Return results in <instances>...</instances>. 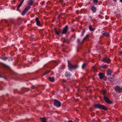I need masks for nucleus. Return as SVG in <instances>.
<instances>
[{"instance_id":"obj_15","label":"nucleus","mask_w":122,"mask_h":122,"mask_svg":"<svg viewBox=\"0 0 122 122\" xmlns=\"http://www.w3.org/2000/svg\"><path fill=\"white\" fill-rule=\"evenodd\" d=\"M65 76L66 77L69 78L71 76V73L69 72H66L65 73Z\"/></svg>"},{"instance_id":"obj_22","label":"nucleus","mask_w":122,"mask_h":122,"mask_svg":"<svg viewBox=\"0 0 122 122\" xmlns=\"http://www.w3.org/2000/svg\"><path fill=\"white\" fill-rule=\"evenodd\" d=\"M30 6L29 5H28L25 9H24L26 11H27L30 9Z\"/></svg>"},{"instance_id":"obj_18","label":"nucleus","mask_w":122,"mask_h":122,"mask_svg":"<svg viewBox=\"0 0 122 122\" xmlns=\"http://www.w3.org/2000/svg\"><path fill=\"white\" fill-rule=\"evenodd\" d=\"M108 79L109 81L111 82L113 81H114V78L112 77H109Z\"/></svg>"},{"instance_id":"obj_36","label":"nucleus","mask_w":122,"mask_h":122,"mask_svg":"<svg viewBox=\"0 0 122 122\" xmlns=\"http://www.w3.org/2000/svg\"><path fill=\"white\" fill-rule=\"evenodd\" d=\"M62 82H66V80L65 79L62 80Z\"/></svg>"},{"instance_id":"obj_51","label":"nucleus","mask_w":122,"mask_h":122,"mask_svg":"<svg viewBox=\"0 0 122 122\" xmlns=\"http://www.w3.org/2000/svg\"><path fill=\"white\" fill-rule=\"evenodd\" d=\"M1 23V22H0V24Z\"/></svg>"},{"instance_id":"obj_24","label":"nucleus","mask_w":122,"mask_h":122,"mask_svg":"<svg viewBox=\"0 0 122 122\" xmlns=\"http://www.w3.org/2000/svg\"><path fill=\"white\" fill-rule=\"evenodd\" d=\"M26 12L27 11H26L24 9L22 12L21 13V15H24L26 14Z\"/></svg>"},{"instance_id":"obj_1","label":"nucleus","mask_w":122,"mask_h":122,"mask_svg":"<svg viewBox=\"0 0 122 122\" xmlns=\"http://www.w3.org/2000/svg\"><path fill=\"white\" fill-rule=\"evenodd\" d=\"M68 64V69L71 71H72L73 70H74L78 68V65H73L68 60L67 61Z\"/></svg>"},{"instance_id":"obj_3","label":"nucleus","mask_w":122,"mask_h":122,"mask_svg":"<svg viewBox=\"0 0 122 122\" xmlns=\"http://www.w3.org/2000/svg\"><path fill=\"white\" fill-rule=\"evenodd\" d=\"M89 36V35L87 34L86 35V36L83 39L82 41H80V40L79 39H77V41L78 43L80 44H81L84 42V41H88V39Z\"/></svg>"},{"instance_id":"obj_29","label":"nucleus","mask_w":122,"mask_h":122,"mask_svg":"<svg viewBox=\"0 0 122 122\" xmlns=\"http://www.w3.org/2000/svg\"><path fill=\"white\" fill-rule=\"evenodd\" d=\"M93 2L94 4L96 5V3L98 2V0H93Z\"/></svg>"},{"instance_id":"obj_26","label":"nucleus","mask_w":122,"mask_h":122,"mask_svg":"<svg viewBox=\"0 0 122 122\" xmlns=\"http://www.w3.org/2000/svg\"><path fill=\"white\" fill-rule=\"evenodd\" d=\"M40 119L42 122H46V119L45 118H41Z\"/></svg>"},{"instance_id":"obj_41","label":"nucleus","mask_w":122,"mask_h":122,"mask_svg":"<svg viewBox=\"0 0 122 122\" xmlns=\"http://www.w3.org/2000/svg\"><path fill=\"white\" fill-rule=\"evenodd\" d=\"M35 87V86H32V89H34Z\"/></svg>"},{"instance_id":"obj_23","label":"nucleus","mask_w":122,"mask_h":122,"mask_svg":"<svg viewBox=\"0 0 122 122\" xmlns=\"http://www.w3.org/2000/svg\"><path fill=\"white\" fill-rule=\"evenodd\" d=\"M102 94L104 96V97L106 96L105 95L107 93V92L105 90H103L102 92Z\"/></svg>"},{"instance_id":"obj_17","label":"nucleus","mask_w":122,"mask_h":122,"mask_svg":"<svg viewBox=\"0 0 122 122\" xmlns=\"http://www.w3.org/2000/svg\"><path fill=\"white\" fill-rule=\"evenodd\" d=\"M48 79L49 81L51 82H53L55 81V79L54 77H49L48 78Z\"/></svg>"},{"instance_id":"obj_12","label":"nucleus","mask_w":122,"mask_h":122,"mask_svg":"<svg viewBox=\"0 0 122 122\" xmlns=\"http://www.w3.org/2000/svg\"><path fill=\"white\" fill-rule=\"evenodd\" d=\"M102 35L104 36H109V33L107 32H105L103 31L102 32Z\"/></svg>"},{"instance_id":"obj_9","label":"nucleus","mask_w":122,"mask_h":122,"mask_svg":"<svg viewBox=\"0 0 122 122\" xmlns=\"http://www.w3.org/2000/svg\"><path fill=\"white\" fill-rule=\"evenodd\" d=\"M68 29V27L67 25H66L65 27L63 28L62 34H65L66 33Z\"/></svg>"},{"instance_id":"obj_28","label":"nucleus","mask_w":122,"mask_h":122,"mask_svg":"<svg viewBox=\"0 0 122 122\" xmlns=\"http://www.w3.org/2000/svg\"><path fill=\"white\" fill-rule=\"evenodd\" d=\"M22 3H20L19 4V5H18V6L17 7V10H18L19 8L22 5Z\"/></svg>"},{"instance_id":"obj_50","label":"nucleus","mask_w":122,"mask_h":122,"mask_svg":"<svg viewBox=\"0 0 122 122\" xmlns=\"http://www.w3.org/2000/svg\"><path fill=\"white\" fill-rule=\"evenodd\" d=\"M90 18H91V16H90Z\"/></svg>"},{"instance_id":"obj_6","label":"nucleus","mask_w":122,"mask_h":122,"mask_svg":"<svg viewBox=\"0 0 122 122\" xmlns=\"http://www.w3.org/2000/svg\"><path fill=\"white\" fill-rule=\"evenodd\" d=\"M102 61L107 63H109L111 62V60L109 58L106 57L103 58Z\"/></svg>"},{"instance_id":"obj_2","label":"nucleus","mask_w":122,"mask_h":122,"mask_svg":"<svg viewBox=\"0 0 122 122\" xmlns=\"http://www.w3.org/2000/svg\"><path fill=\"white\" fill-rule=\"evenodd\" d=\"M94 107L95 108H98L101 110H103L106 111L107 110V109L105 105L101 104L99 103L95 104Z\"/></svg>"},{"instance_id":"obj_42","label":"nucleus","mask_w":122,"mask_h":122,"mask_svg":"<svg viewBox=\"0 0 122 122\" xmlns=\"http://www.w3.org/2000/svg\"><path fill=\"white\" fill-rule=\"evenodd\" d=\"M5 22H6V23H7V20H4Z\"/></svg>"},{"instance_id":"obj_25","label":"nucleus","mask_w":122,"mask_h":122,"mask_svg":"<svg viewBox=\"0 0 122 122\" xmlns=\"http://www.w3.org/2000/svg\"><path fill=\"white\" fill-rule=\"evenodd\" d=\"M87 63H84L82 65V68H84L85 66L87 65Z\"/></svg>"},{"instance_id":"obj_40","label":"nucleus","mask_w":122,"mask_h":122,"mask_svg":"<svg viewBox=\"0 0 122 122\" xmlns=\"http://www.w3.org/2000/svg\"><path fill=\"white\" fill-rule=\"evenodd\" d=\"M24 1V0H22L21 1V2L20 3H22V4L23 2Z\"/></svg>"},{"instance_id":"obj_8","label":"nucleus","mask_w":122,"mask_h":122,"mask_svg":"<svg viewBox=\"0 0 122 122\" xmlns=\"http://www.w3.org/2000/svg\"><path fill=\"white\" fill-rule=\"evenodd\" d=\"M104 99L105 101L107 103L109 104H111L112 102L106 96L104 97Z\"/></svg>"},{"instance_id":"obj_14","label":"nucleus","mask_w":122,"mask_h":122,"mask_svg":"<svg viewBox=\"0 0 122 122\" xmlns=\"http://www.w3.org/2000/svg\"><path fill=\"white\" fill-rule=\"evenodd\" d=\"M35 20L36 22V25L38 26H40L41 25V23L38 18H36Z\"/></svg>"},{"instance_id":"obj_49","label":"nucleus","mask_w":122,"mask_h":122,"mask_svg":"<svg viewBox=\"0 0 122 122\" xmlns=\"http://www.w3.org/2000/svg\"><path fill=\"white\" fill-rule=\"evenodd\" d=\"M1 20V21H2V20Z\"/></svg>"},{"instance_id":"obj_35","label":"nucleus","mask_w":122,"mask_h":122,"mask_svg":"<svg viewBox=\"0 0 122 122\" xmlns=\"http://www.w3.org/2000/svg\"><path fill=\"white\" fill-rule=\"evenodd\" d=\"M63 42H66V43H67V40L65 39H64V41H63Z\"/></svg>"},{"instance_id":"obj_16","label":"nucleus","mask_w":122,"mask_h":122,"mask_svg":"<svg viewBox=\"0 0 122 122\" xmlns=\"http://www.w3.org/2000/svg\"><path fill=\"white\" fill-rule=\"evenodd\" d=\"M112 72V71L110 69H108L107 71V75L108 76L111 75Z\"/></svg>"},{"instance_id":"obj_45","label":"nucleus","mask_w":122,"mask_h":122,"mask_svg":"<svg viewBox=\"0 0 122 122\" xmlns=\"http://www.w3.org/2000/svg\"><path fill=\"white\" fill-rule=\"evenodd\" d=\"M99 17H100L101 16H102L100 15H99Z\"/></svg>"},{"instance_id":"obj_37","label":"nucleus","mask_w":122,"mask_h":122,"mask_svg":"<svg viewBox=\"0 0 122 122\" xmlns=\"http://www.w3.org/2000/svg\"><path fill=\"white\" fill-rule=\"evenodd\" d=\"M0 58L1 59L3 60L4 59V58L2 57H0Z\"/></svg>"},{"instance_id":"obj_13","label":"nucleus","mask_w":122,"mask_h":122,"mask_svg":"<svg viewBox=\"0 0 122 122\" xmlns=\"http://www.w3.org/2000/svg\"><path fill=\"white\" fill-rule=\"evenodd\" d=\"M98 76L100 79H102L105 76V74L102 73H100L98 74Z\"/></svg>"},{"instance_id":"obj_7","label":"nucleus","mask_w":122,"mask_h":122,"mask_svg":"<svg viewBox=\"0 0 122 122\" xmlns=\"http://www.w3.org/2000/svg\"><path fill=\"white\" fill-rule=\"evenodd\" d=\"M115 90L116 91L117 93H121V92H122V88L118 86H116L115 87Z\"/></svg>"},{"instance_id":"obj_30","label":"nucleus","mask_w":122,"mask_h":122,"mask_svg":"<svg viewBox=\"0 0 122 122\" xmlns=\"http://www.w3.org/2000/svg\"><path fill=\"white\" fill-rule=\"evenodd\" d=\"M101 67L103 68H107L106 66L105 65H102L101 66Z\"/></svg>"},{"instance_id":"obj_44","label":"nucleus","mask_w":122,"mask_h":122,"mask_svg":"<svg viewBox=\"0 0 122 122\" xmlns=\"http://www.w3.org/2000/svg\"><path fill=\"white\" fill-rule=\"evenodd\" d=\"M113 0L114 2H117V0Z\"/></svg>"},{"instance_id":"obj_32","label":"nucleus","mask_w":122,"mask_h":122,"mask_svg":"<svg viewBox=\"0 0 122 122\" xmlns=\"http://www.w3.org/2000/svg\"><path fill=\"white\" fill-rule=\"evenodd\" d=\"M8 59V58L7 57H5L4 58L3 60H4V61L6 60H7Z\"/></svg>"},{"instance_id":"obj_20","label":"nucleus","mask_w":122,"mask_h":122,"mask_svg":"<svg viewBox=\"0 0 122 122\" xmlns=\"http://www.w3.org/2000/svg\"><path fill=\"white\" fill-rule=\"evenodd\" d=\"M3 66L4 67L8 69H10V67L9 66H8V65L6 64H3Z\"/></svg>"},{"instance_id":"obj_33","label":"nucleus","mask_w":122,"mask_h":122,"mask_svg":"<svg viewBox=\"0 0 122 122\" xmlns=\"http://www.w3.org/2000/svg\"><path fill=\"white\" fill-rule=\"evenodd\" d=\"M93 68L94 70L95 71H97V69L96 68L95 66H94L93 67Z\"/></svg>"},{"instance_id":"obj_39","label":"nucleus","mask_w":122,"mask_h":122,"mask_svg":"<svg viewBox=\"0 0 122 122\" xmlns=\"http://www.w3.org/2000/svg\"><path fill=\"white\" fill-rule=\"evenodd\" d=\"M68 122H73L71 120H69L68 121Z\"/></svg>"},{"instance_id":"obj_31","label":"nucleus","mask_w":122,"mask_h":122,"mask_svg":"<svg viewBox=\"0 0 122 122\" xmlns=\"http://www.w3.org/2000/svg\"><path fill=\"white\" fill-rule=\"evenodd\" d=\"M8 61H13V59L11 57H9L8 58Z\"/></svg>"},{"instance_id":"obj_21","label":"nucleus","mask_w":122,"mask_h":122,"mask_svg":"<svg viewBox=\"0 0 122 122\" xmlns=\"http://www.w3.org/2000/svg\"><path fill=\"white\" fill-rule=\"evenodd\" d=\"M51 71V70H50L49 71H48L47 70L44 72L43 75L45 76L47 74L49 73Z\"/></svg>"},{"instance_id":"obj_27","label":"nucleus","mask_w":122,"mask_h":122,"mask_svg":"<svg viewBox=\"0 0 122 122\" xmlns=\"http://www.w3.org/2000/svg\"><path fill=\"white\" fill-rule=\"evenodd\" d=\"M89 29L91 31H92L95 30V29H93L91 25H90L89 27Z\"/></svg>"},{"instance_id":"obj_4","label":"nucleus","mask_w":122,"mask_h":122,"mask_svg":"<svg viewBox=\"0 0 122 122\" xmlns=\"http://www.w3.org/2000/svg\"><path fill=\"white\" fill-rule=\"evenodd\" d=\"M54 104L55 106H56L58 107H60L61 106V102L57 99H54Z\"/></svg>"},{"instance_id":"obj_11","label":"nucleus","mask_w":122,"mask_h":122,"mask_svg":"<svg viewBox=\"0 0 122 122\" xmlns=\"http://www.w3.org/2000/svg\"><path fill=\"white\" fill-rule=\"evenodd\" d=\"M91 9L93 13H95L97 11V8L94 6L92 5L91 6Z\"/></svg>"},{"instance_id":"obj_46","label":"nucleus","mask_w":122,"mask_h":122,"mask_svg":"<svg viewBox=\"0 0 122 122\" xmlns=\"http://www.w3.org/2000/svg\"><path fill=\"white\" fill-rule=\"evenodd\" d=\"M2 76L1 75H0V78H2Z\"/></svg>"},{"instance_id":"obj_10","label":"nucleus","mask_w":122,"mask_h":122,"mask_svg":"<svg viewBox=\"0 0 122 122\" xmlns=\"http://www.w3.org/2000/svg\"><path fill=\"white\" fill-rule=\"evenodd\" d=\"M54 30L56 35L59 36L61 33L60 30L56 28H55Z\"/></svg>"},{"instance_id":"obj_34","label":"nucleus","mask_w":122,"mask_h":122,"mask_svg":"<svg viewBox=\"0 0 122 122\" xmlns=\"http://www.w3.org/2000/svg\"><path fill=\"white\" fill-rule=\"evenodd\" d=\"M85 32V31L84 30H83L82 32V36H83V35H84V33Z\"/></svg>"},{"instance_id":"obj_19","label":"nucleus","mask_w":122,"mask_h":122,"mask_svg":"<svg viewBox=\"0 0 122 122\" xmlns=\"http://www.w3.org/2000/svg\"><path fill=\"white\" fill-rule=\"evenodd\" d=\"M33 1H32V0H29L28 3V4L29 5H32L33 3Z\"/></svg>"},{"instance_id":"obj_38","label":"nucleus","mask_w":122,"mask_h":122,"mask_svg":"<svg viewBox=\"0 0 122 122\" xmlns=\"http://www.w3.org/2000/svg\"><path fill=\"white\" fill-rule=\"evenodd\" d=\"M100 14H101L103 15V13H102L101 11H100Z\"/></svg>"},{"instance_id":"obj_48","label":"nucleus","mask_w":122,"mask_h":122,"mask_svg":"<svg viewBox=\"0 0 122 122\" xmlns=\"http://www.w3.org/2000/svg\"><path fill=\"white\" fill-rule=\"evenodd\" d=\"M61 16V15H59V16Z\"/></svg>"},{"instance_id":"obj_43","label":"nucleus","mask_w":122,"mask_h":122,"mask_svg":"<svg viewBox=\"0 0 122 122\" xmlns=\"http://www.w3.org/2000/svg\"><path fill=\"white\" fill-rule=\"evenodd\" d=\"M120 1L121 3H122V0H119Z\"/></svg>"},{"instance_id":"obj_5","label":"nucleus","mask_w":122,"mask_h":122,"mask_svg":"<svg viewBox=\"0 0 122 122\" xmlns=\"http://www.w3.org/2000/svg\"><path fill=\"white\" fill-rule=\"evenodd\" d=\"M57 65L58 63L57 62H56L55 61H53L51 62V64L50 65V67L52 68V69H53Z\"/></svg>"},{"instance_id":"obj_47","label":"nucleus","mask_w":122,"mask_h":122,"mask_svg":"<svg viewBox=\"0 0 122 122\" xmlns=\"http://www.w3.org/2000/svg\"><path fill=\"white\" fill-rule=\"evenodd\" d=\"M53 74H54V73H53V72H52V73H51V74L52 75H53Z\"/></svg>"}]
</instances>
